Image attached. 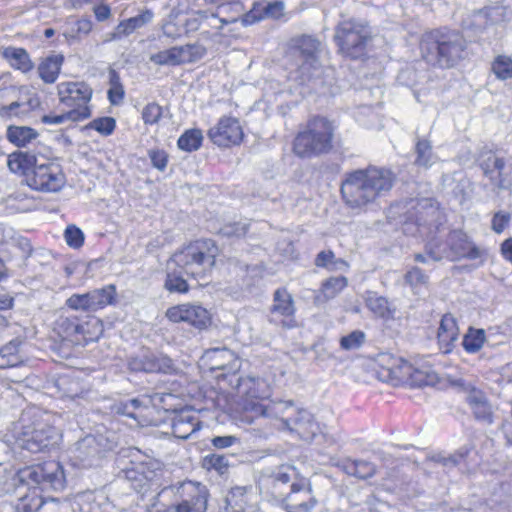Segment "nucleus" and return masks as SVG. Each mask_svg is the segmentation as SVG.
<instances>
[{
	"mask_svg": "<svg viewBox=\"0 0 512 512\" xmlns=\"http://www.w3.org/2000/svg\"><path fill=\"white\" fill-rule=\"evenodd\" d=\"M16 481L17 512H36L44 506H57L54 499L45 502L41 493L63 490L66 483L63 467L55 460L20 469Z\"/></svg>",
	"mask_w": 512,
	"mask_h": 512,
	"instance_id": "f257e3e1",
	"label": "nucleus"
},
{
	"mask_svg": "<svg viewBox=\"0 0 512 512\" xmlns=\"http://www.w3.org/2000/svg\"><path fill=\"white\" fill-rule=\"evenodd\" d=\"M394 174L387 169L369 167L347 174L341 194L351 208H362L391 190Z\"/></svg>",
	"mask_w": 512,
	"mask_h": 512,
	"instance_id": "f03ea898",
	"label": "nucleus"
},
{
	"mask_svg": "<svg viewBox=\"0 0 512 512\" xmlns=\"http://www.w3.org/2000/svg\"><path fill=\"white\" fill-rule=\"evenodd\" d=\"M55 418L52 414L36 407L22 413L16 441L18 445L33 453H38L58 444L61 434L54 427Z\"/></svg>",
	"mask_w": 512,
	"mask_h": 512,
	"instance_id": "7ed1b4c3",
	"label": "nucleus"
},
{
	"mask_svg": "<svg viewBox=\"0 0 512 512\" xmlns=\"http://www.w3.org/2000/svg\"><path fill=\"white\" fill-rule=\"evenodd\" d=\"M237 392L241 399V421L247 424L254 423L255 419L260 417L270 419L274 413H284L290 408L287 404H282L281 400L266 402L270 396V387L261 378L251 376L240 378Z\"/></svg>",
	"mask_w": 512,
	"mask_h": 512,
	"instance_id": "20e7f679",
	"label": "nucleus"
},
{
	"mask_svg": "<svg viewBox=\"0 0 512 512\" xmlns=\"http://www.w3.org/2000/svg\"><path fill=\"white\" fill-rule=\"evenodd\" d=\"M463 37L451 30H433L423 34L420 42L422 57L432 65L453 66L463 54Z\"/></svg>",
	"mask_w": 512,
	"mask_h": 512,
	"instance_id": "39448f33",
	"label": "nucleus"
},
{
	"mask_svg": "<svg viewBox=\"0 0 512 512\" xmlns=\"http://www.w3.org/2000/svg\"><path fill=\"white\" fill-rule=\"evenodd\" d=\"M217 255L218 248L213 241L197 240L174 253L168 262V268L171 269V265H174L188 276L204 279L211 273Z\"/></svg>",
	"mask_w": 512,
	"mask_h": 512,
	"instance_id": "423d86ee",
	"label": "nucleus"
},
{
	"mask_svg": "<svg viewBox=\"0 0 512 512\" xmlns=\"http://www.w3.org/2000/svg\"><path fill=\"white\" fill-rule=\"evenodd\" d=\"M290 51L297 60V67L290 73L292 79L304 84L322 75L323 67L319 59L322 44L319 40L309 35L293 38Z\"/></svg>",
	"mask_w": 512,
	"mask_h": 512,
	"instance_id": "0eeeda50",
	"label": "nucleus"
},
{
	"mask_svg": "<svg viewBox=\"0 0 512 512\" xmlns=\"http://www.w3.org/2000/svg\"><path fill=\"white\" fill-rule=\"evenodd\" d=\"M333 134L332 122L322 117L313 118L308 122L306 129L296 136L294 152L300 157H311L327 152L332 147Z\"/></svg>",
	"mask_w": 512,
	"mask_h": 512,
	"instance_id": "6e6552de",
	"label": "nucleus"
},
{
	"mask_svg": "<svg viewBox=\"0 0 512 512\" xmlns=\"http://www.w3.org/2000/svg\"><path fill=\"white\" fill-rule=\"evenodd\" d=\"M282 404L290 408L284 413H274L270 418L278 429L295 432L304 440H310L320 432L319 424L310 412L297 407L292 401H282Z\"/></svg>",
	"mask_w": 512,
	"mask_h": 512,
	"instance_id": "1a4fd4ad",
	"label": "nucleus"
},
{
	"mask_svg": "<svg viewBox=\"0 0 512 512\" xmlns=\"http://www.w3.org/2000/svg\"><path fill=\"white\" fill-rule=\"evenodd\" d=\"M370 39V29L366 25L353 20L343 21L338 26L335 34V40L341 53L353 59L365 55Z\"/></svg>",
	"mask_w": 512,
	"mask_h": 512,
	"instance_id": "9d476101",
	"label": "nucleus"
},
{
	"mask_svg": "<svg viewBox=\"0 0 512 512\" xmlns=\"http://www.w3.org/2000/svg\"><path fill=\"white\" fill-rule=\"evenodd\" d=\"M66 184L61 165L55 160L41 157L35 169L27 175V185L42 193L59 192Z\"/></svg>",
	"mask_w": 512,
	"mask_h": 512,
	"instance_id": "9b49d317",
	"label": "nucleus"
},
{
	"mask_svg": "<svg viewBox=\"0 0 512 512\" xmlns=\"http://www.w3.org/2000/svg\"><path fill=\"white\" fill-rule=\"evenodd\" d=\"M178 494L183 500L178 505L155 509L151 512H205L207 508V489L200 483L192 481L182 482Z\"/></svg>",
	"mask_w": 512,
	"mask_h": 512,
	"instance_id": "f8f14e48",
	"label": "nucleus"
},
{
	"mask_svg": "<svg viewBox=\"0 0 512 512\" xmlns=\"http://www.w3.org/2000/svg\"><path fill=\"white\" fill-rule=\"evenodd\" d=\"M60 102L71 112H81L85 110L86 114L83 120L91 116L89 102L91 101L93 90L84 82H62L57 86Z\"/></svg>",
	"mask_w": 512,
	"mask_h": 512,
	"instance_id": "ddd939ff",
	"label": "nucleus"
},
{
	"mask_svg": "<svg viewBox=\"0 0 512 512\" xmlns=\"http://www.w3.org/2000/svg\"><path fill=\"white\" fill-rule=\"evenodd\" d=\"M447 249L441 252H431L433 261H439L447 258L451 261H457L462 258L475 260L481 258L484 251L477 247L468 236L462 231H453L447 239Z\"/></svg>",
	"mask_w": 512,
	"mask_h": 512,
	"instance_id": "4468645a",
	"label": "nucleus"
},
{
	"mask_svg": "<svg viewBox=\"0 0 512 512\" xmlns=\"http://www.w3.org/2000/svg\"><path fill=\"white\" fill-rule=\"evenodd\" d=\"M206 55V48L198 43L175 46L150 55L149 59L160 66H177L193 63Z\"/></svg>",
	"mask_w": 512,
	"mask_h": 512,
	"instance_id": "2eb2a0df",
	"label": "nucleus"
},
{
	"mask_svg": "<svg viewBox=\"0 0 512 512\" xmlns=\"http://www.w3.org/2000/svg\"><path fill=\"white\" fill-rule=\"evenodd\" d=\"M165 315L173 323L185 322L198 330H204L212 323L210 311L199 303H182L172 306L167 309Z\"/></svg>",
	"mask_w": 512,
	"mask_h": 512,
	"instance_id": "dca6fc26",
	"label": "nucleus"
},
{
	"mask_svg": "<svg viewBox=\"0 0 512 512\" xmlns=\"http://www.w3.org/2000/svg\"><path fill=\"white\" fill-rule=\"evenodd\" d=\"M131 468L125 471L128 480L135 482L134 488H142L144 482L153 481L162 472V463L150 456L142 454L139 450L131 451Z\"/></svg>",
	"mask_w": 512,
	"mask_h": 512,
	"instance_id": "f3484780",
	"label": "nucleus"
},
{
	"mask_svg": "<svg viewBox=\"0 0 512 512\" xmlns=\"http://www.w3.org/2000/svg\"><path fill=\"white\" fill-rule=\"evenodd\" d=\"M116 289L113 285L95 289L85 294H73L66 304L73 310L96 311L113 303Z\"/></svg>",
	"mask_w": 512,
	"mask_h": 512,
	"instance_id": "a211bd4d",
	"label": "nucleus"
},
{
	"mask_svg": "<svg viewBox=\"0 0 512 512\" xmlns=\"http://www.w3.org/2000/svg\"><path fill=\"white\" fill-rule=\"evenodd\" d=\"M208 137L215 145L227 148L239 145L244 138V132L237 118L224 116L209 129Z\"/></svg>",
	"mask_w": 512,
	"mask_h": 512,
	"instance_id": "6ab92c4d",
	"label": "nucleus"
},
{
	"mask_svg": "<svg viewBox=\"0 0 512 512\" xmlns=\"http://www.w3.org/2000/svg\"><path fill=\"white\" fill-rule=\"evenodd\" d=\"M202 362L211 371L225 370L228 373L238 371L241 366L239 358L226 347L206 350L202 356Z\"/></svg>",
	"mask_w": 512,
	"mask_h": 512,
	"instance_id": "aec40b11",
	"label": "nucleus"
},
{
	"mask_svg": "<svg viewBox=\"0 0 512 512\" xmlns=\"http://www.w3.org/2000/svg\"><path fill=\"white\" fill-rule=\"evenodd\" d=\"M466 401L476 420L491 425L494 422L495 407L480 389L468 385L466 388Z\"/></svg>",
	"mask_w": 512,
	"mask_h": 512,
	"instance_id": "412c9836",
	"label": "nucleus"
},
{
	"mask_svg": "<svg viewBox=\"0 0 512 512\" xmlns=\"http://www.w3.org/2000/svg\"><path fill=\"white\" fill-rule=\"evenodd\" d=\"M226 512H258V495L252 487H234L226 496Z\"/></svg>",
	"mask_w": 512,
	"mask_h": 512,
	"instance_id": "4be33fe9",
	"label": "nucleus"
},
{
	"mask_svg": "<svg viewBox=\"0 0 512 512\" xmlns=\"http://www.w3.org/2000/svg\"><path fill=\"white\" fill-rule=\"evenodd\" d=\"M316 503L309 484H292L291 492L284 499L283 505L287 512H310Z\"/></svg>",
	"mask_w": 512,
	"mask_h": 512,
	"instance_id": "5701e85b",
	"label": "nucleus"
},
{
	"mask_svg": "<svg viewBox=\"0 0 512 512\" xmlns=\"http://www.w3.org/2000/svg\"><path fill=\"white\" fill-rule=\"evenodd\" d=\"M295 312L292 296L286 289H278L274 293V303L271 309V321L284 327L294 326Z\"/></svg>",
	"mask_w": 512,
	"mask_h": 512,
	"instance_id": "b1692460",
	"label": "nucleus"
},
{
	"mask_svg": "<svg viewBox=\"0 0 512 512\" xmlns=\"http://www.w3.org/2000/svg\"><path fill=\"white\" fill-rule=\"evenodd\" d=\"M391 361L385 370L387 371V378L393 385L406 384V383H422V372L415 369L409 362L402 358L389 357Z\"/></svg>",
	"mask_w": 512,
	"mask_h": 512,
	"instance_id": "393cba45",
	"label": "nucleus"
},
{
	"mask_svg": "<svg viewBox=\"0 0 512 512\" xmlns=\"http://www.w3.org/2000/svg\"><path fill=\"white\" fill-rule=\"evenodd\" d=\"M129 368L132 371L163 372L171 368V360L168 357H158L148 350H142L138 355L129 361Z\"/></svg>",
	"mask_w": 512,
	"mask_h": 512,
	"instance_id": "a878e982",
	"label": "nucleus"
},
{
	"mask_svg": "<svg viewBox=\"0 0 512 512\" xmlns=\"http://www.w3.org/2000/svg\"><path fill=\"white\" fill-rule=\"evenodd\" d=\"M42 155L34 152H14L7 156L6 164L12 173L25 176L27 182V175L35 169Z\"/></svg>",
	"mask_w": 512,
	"mask_h": 512,
	"instance_id": "bb28decb",
	"label": "nucleus"
},
{
	"mask_svg": "<svg viewBox=\"0 0 512 512\" xmlns=\"http://www.w3.org/2000/svg\"><path fill=\"white\" fill-rule=\"evenodd\" d=\"M459 336V329L455 318L446 314L442 317L437 333L439 348L443 353L452 351Z\"/></svg>",
	"mask_w": 512,
	"mask_h": 512,
	"instance_id": "cd10ccee",
	"label": "nucleus"
},
{
	"mask_svg": "<svg viewBox=\"0 0 512 512\" xmlns=\"http://www.w3.org/2000/svg\"><path fill=\"white\" fill-rule=\"evenodd\" d=\"M200 422L197 414L193 410H183L173 419V435L180 439H187L194 432L199 430Z\"/></svg>",
	"mask_w": 512,
	"mask_h": 512,
	"instance_id": "c85d7f7f",
	"label": "nucleus"
},
{
	"mask_svg": "<svg viewBox=\"0 0 512 512\" xmlns=\"http://www.w3.org/2000/svg\"><path fill=\"white\" fill-rule=\"evenodd\" d=\"M348 286V279L344 276L330 277L322 282L316 292L314 301L316 304L328 302L337 297Z\"/></svg>",
	"mask_w": 512,
	"mask_h": 512,
	"instance_id": "c756f323",
	"label": "nucleus"
},
{
	"mask_svg": "<svg viewBox=\"0 0 512 512\" xmlns=\"http://www.w3.org/2000/svg\"><path fill=\"white\" fill-rule=\"evenodd\" d=\"M482 168L484 173L500 188H508L511 185V181L505 177L504 160L497 155L489 154L483 161Z\"/></svg>",
	"mask_w": 512,
	"mask_h": 512,
	"instance_id": "7c9ffc66",
	"label": "nucleus"
},
{
	"mask_svg": "<svg viewBox=\"0 0 512 512\" xmlns=\"http://www.w3.org/2000/svg\"><path fill=\"white\" fill-rule=\"evenodd\" d=\"M2 56L13 69L19 70L24 74L29 73L34 68V63L24 48L6 47L2 52Z\"/></svg>",
	"mask_w": 512,
	"mask_h": 512,
	"instance_id": "2f4dec72",
	"label": "nucleus"
},
{
	"mask_svg": "<svg viewBox=\"0 0 512 512\" xmlns=\"http://www.w3.org/2000/svg\"><path fill=\"white\" fill-rule=\"evenodd\" d=\"M63 55L55 54L44 58L37 67L40 79L46 84H53L58 79L62 64Z\"/></svg>",
	"mask_w": 512,
	"mask_h": 512,
	"instance_id": "473e14b6",
	"label": "nucleus"
},
{
	"mask_svg": "<svg viewBox=\"0 0 512 512\" xmlns=\"http://www.w3.org/2000/svg\"><path fill=\"white\" fill-rule=\"evenodd\" d=\"M152 18L153 13L151 11H145L135 17H131L129 19L121 21L115 28V31L107 39V41L118 39L122 36H128L132 34L135 30L149 23L152 20Z\"/></svg>",
	"mask_w": 512,
	"mask_h": 512,
	"instance_id": "72a5a7b5",
	"label": "nucleus"
},
{
	"mask_svg": "<svg viewBox=\"0 0 512 512\" xmlns=\"http://www.w3.org/2000/svg\"><path fill=\"white\" fill-rule=\"evenodd\" d=\"M113 412L119 415H124L136 420L140 425H148L150 422L144 419L143 411L145 408L139 399H131L128 401H121L115 403L112 407Z\"/></svg>",
	"mask_w": 512,
	"mask_h": 512,
	"instance_id": "f704fd0d",
	"label": "nucleus"
},
{
	"mask_svg": "<svg viewBox=\"0 0 512 512\" xmlns=\"http://www.w3.org/2000/svg\"><path fill=\"white\" fill-rule=\"evenodd\" d=\"M39 136L38 132L28 126L10 125L6 131L8 141L17 147H25Z\"/></svg>",
	"mask_w": 512,
	"mask_h": 512,
	"instance_id": "c9c22d12",
	"label": "nucleus"
},
{
	"mask_svg": "<svg viewBox=\"0 0 512 512\" xmlns=\"http://www.w3.org/2000/svg\"><path fill=\"white\" fill-rule=\"evenodd\" d=\"M365 303L368 309L377 317L388 319L393 316V310L390 308L388 300L376 292H367Z\"/></svg>",
	"mask_w": 512,
	"mask_h": 512,
	"instance_id": "e433bc0d",
	"label": "nucleus"
},
{
	"mask_svg": "<svg viewBox=\"0 0 512 512\" xmlns=\"http://www.w3.org/2000/svg\"><path fill=\"white\" fill-rule=\"evenodd\" d=\"M94 500L92 492L79 493L72 500L61 503L59 510L60 512H67L69 509L73 512H92Z\"/></svg>",
	"mask_w": 512,
	"mask_h": 512,
	"instance_id": "4c0bfd02",
	"label": "nucleus"
},
{
	"mask_svg": "<svg viewBox=\"0 0 512 512\" xmlns=\"http://www.w3.org/2000/svg\"><path fill=\"white\" fill-rule=\"evenodd\" d=\"M20 341L12 340L0 349V369L15 367L22 363L19 356Z\"/></svg>",
	"mask_w": 512,
	"mask_h": 512,
	"instance_id": "58836bf2",
	"label": "nucleus"
},
{
	"mask_svg": "<svg viewBox=\"0 0 512 512\" xmlns=\"http://www.w3.org/2000/svg\"><path fill=\"white\" fill-rule=\"evenodd\" d=\"M485 342L484 329L469 328L463 337L462 346L467 353L474 354L480 351Z\"/></svg>",
	"mask_w": 512,
	"mask_h": 512,
	"instance_id": "ea45409f",
	"label": "nucleus"
},
{
	"mask_svg": "<svg viewBox=\"0 0 512 512\" xmlns=\"http://www.w3.org/2000/svg\"><path fill=\"white\" fill-rule=\"evenodd\" d=\"M202 141L203 134L201 130L189 129L179 137L177 144L181 150L192 152L200 148Z\"/></svg>",
	"mask_w": 512,
	"mask_h": 512,
	"instance_id": "a19ab883",
	"label": "nucleus"
},
{
	"mask_svg": "<svg viewBox=\"0 0 512 512\" xmlns=\"http://www.w3.org/2000/svg\"><path fill=\"white\" fill-rule=\"evenodd\" d=\"M344 469L347 474L361 479L373 476L376 471L375 466L372 463L363 460L347 461L344 464Z\"/></svg>",
	"mask_w": 512,
	"mask_h": 512,
	"instance_id": "79ce46f5",
	"label": "nucleus"
},
{
	"mask_svg": "<svg viewBox=\"0 0 512 512\" xmlns=\"http://www.w3.org/2000/svg\"><path fill=\"white\" fill-rule=\"evenodd\" d=\"M175 268L174 265H171V269L168 268L169 271L164 286L171 293H186L189 290V286L181 275L183 272L181 270L176 272Z\"/></svg>",
	"mask_w": 512,
	"mask_h": 512,
	"instance_id": "37998d69",
	"label": "nucleus"
},
{
	"mask_svg": "<svg viewBox=\"0 0 512 512\" xmlns=\"http://www.w3.org/2000/svg\"><path fill=\"white\" fill-rule=\"evenodd\" d=\"M108 99L112 105H119L124 99V88L118 73L114 70L109 72Z\"/></svg>",
	"mask_w": 512,
	"mask_h": 512,
	"instance_id": "c03bdc74",
	"label": "nucleus"
},
{
	"mask_svg": "<svg viewBox=\"0 0 512 512\" xmlns=\"http://www.w3.org/2000/svg\"><path fill=\"white\" fill-rule=\"evenodd\" d=\"M416 164L423 167H430L433 165L437 158L432 152L431 144L426 140L418 141L416 145Z\"/></svg>",
	"mask_w": 512,
	"mask_h": 512,
	"instance_id": "a18cd8bd",
	"label": "nucleus"
},
{
	"mask_svg": "<svg viewBox=\"0 0 512 512\" xmlns=\"http://www.w3.org/2000/svg\"><path fill=\"white\" fill-rule=\"evenodd\" d=\"M87 115L85 110H81V112H71L70 110L66 111L65 113L59 114V115H45L42 118L43 123L49 124V125H59L63 124L65 122L71 121V122H79L83 121V116Z\"/></svg>",
	"mask_w": 512,
	"mask_h": 512,
	"instance_id": "49530a36",
	"label": "nucleus"
},
{
	"mask_svg": "<svg viewBox=\"0 0 512 512\" xmlns=\"http://www.w3.org/2000/svg\"><path fill=\"white\" fill-rule=\"evenodd\" d=\"M93 29V23L88 18H81L69 23L68 30L65 31V36L72 39L80 38L82 35H88Z\"/></svg>",
	"mask_w": 512,
	"mask_h": 512,
	"instance_id": "de8ad7c7",
	"label": "nucleus"
},
{
	"mask_svg": "<svg viewBox=\"0 0 512 512\" xmlns=\"http://www.w3.org/2000/svg\"><path fill=\"white\" fill-rule=\"evenodd\" d=\"M492 70L498 79L512 78V59L508 56H498L492 64Z\"/></svg>",
	"mask_w": 512,
	"mask_h": 512,
	"instance_id": "09e8293b",
	"label": "nucleus"
},
{
	"mask_svg": "<svg viewBox=\"0 0 512 512\" xmlns=\"http://www.w3.org/2000/svg\"><path fill=\"white\" fill-rule=\"evenodd\" d=\"M64 239L71 248L78 249L84 244V233L76 225H68L64 231Z\"/></svg>",
	"mask_w": 512,
	"mask_h": 512,
	"instance_id": "8fccbe9b",
	"label": "nucleus"
},
{
	"mask_svg": "<svg viewBox=\"0 0 512 512\" xmlns=\"http://www.w3.org/2000/svg\"><path fill=\"white\" fill-rule=\"evenodd\" d=\"M263 19H266L265 3L256 2L253 7L243 15L241 22L243 25L247 26Z\"/></svg>",
	"mask_w": 512,
	"mask_h": 512,
	"instance_id": "3c124183",
	"label": "nucleus"
},
{
	"mask_svg": "<svg viewBox=\"0 0 512 512\" xmlns=\"http://www.w3.org/2000/svg\"><path fill=\"white\" fill-rule=\"evenodd\" d=\"M162 116V107L157 103L147 104L142 111V119L145 124H156Z\"/></svg>",
	"mask_w": 512,
	"mask_h": 512,
	"instance_id": "603ef678",
	"label": "nucleus"
},
{
	"mask_svg": "<svg viewBox=\"0 0 512 512\" xmlns=\"http://www.w3.org/2000/svg\"><path fill=\"white\" fill-rule=\"evenodd\" d=\"M90 126L103 135H110L115 129L116 122L112 117H102L94 119Z\"/></svg>",
	"mask_w": 512,
	"mask_h": 512,
	"instance_id": "864d4df0",
	"label": "nucleus"
},
{
	"mask_svg": "<svg viewBox=\"0 0 512 512\" xmlns=\"http://www.w3.org/2000/svg\"><path fill=\"white\" fill-rule=\"evenodd\" d=\"M364 333L360 331H354L351 334L342 337L340 343L341 347L346 350L358 348L364 341Z\"/></svg>",
	"mask_w": 512,
	"mask_h": 512,
	"instance_id": "5fc2aeb1",
	"label": "nucleus"
},
{
	"mask_svg": "<svg viewBox=\"0 0 512 512\" xmlns=\"http://www.w3.org/2000/svg\"><path fill=\"white\" fill-rule=\"evenodd\" d=\"M89 326H91V327L94 329V331H95V336L84 337V340H85L86 342H87V341H93V340H96V339L99 337V335L102 333V330H103V329H102V323H101V321H100V320H98V319H95V320H93V321H90V322L86 323V325H85V326H84V325H81V326H80V325L74 324V325H73V331H74L75 333H82V334H84V333H85V329H86V327H89Z\"/></svg>",
	"mask_w": 512,
	"mask_h": 512,
	"instance_id": "6e6d98bb",
	"label": "nucleus"
},
{
	"mask_svg": "<svg viewBox=\"0 0 512 512\" xmlns=\"http://www.w3.org/2000/svg\"><path fill=\"white\" fill-rule=\"evenodd\" d=\"M11 246L20 252V256L24 260H27L32 255V245L27 238H16L13 240Z\"/></svg>",
	"mask_w": 512,
	"mask_h": 512,
	"instance_id": "4d7b16f0",
	"label": "nucleus"
},
{
	"mask_svg": "<svg viewBox=\"0 0 512 512\" xmlns=\"http://www.w3.org/2000/svg\"><path fill=\"white\" fill-rule=\"evenodd\" d=\"M148 154L153 167L164 171L168 162L167 154L163 150H150Z\"/></svg>",
	"mask_w": 512,
	"mask_h": 512,
	"instance_id": "13d9d810",
	"label": "nucleus"
},
{
	"mask_svg": "<svg viewBox=\"0 0 512 512\" xmlns=\"http://www.w3.org/2000/svg\"><path fill=\"white\" fill-rule=\"evenodd\" d=\"M204 463L208 468H214L219 472H223L227 467V459L224 456L217 454L206 456Z\"/></svg>",
	"mask_w": 512,
	"mask_h": 512,
	"instance_id": "bf43d9fd",
	"label": "nucleus"
},
{
	"mask_svg": "<svg viewBox=\"0 0 512 512\" xmlns=\"http://www.w3.org/2000/svg\"><path fill=\"white\" fill-rule=\"evenodd\" d=\"M284 2L282 1H274L270 3H265V12L266 18L278 19L284 13Z\"/></svg>",
	"mask_w": 512,
	"mask_h": 512,
	"instance_id": "052dcab7",
	"label": "nucleus"
},
{
	"mask_svg": "<svg viewBox=\"0 0 512 512\" xmlns=\"http://www.w3.org/2000/svg\"><path fill=\"white\" fill-rule=\"evenodd\" d=\"M405 279L411 286H417L425 284L427 276L419 268L414 267L406 273Z\"/></svg>",
	"mask_w": 512,
	"mask_h": 512,
	"instance_id": "680f3d73",
	"label": "nucleus"
},
{
	"mask_svg": "<svg viewBox=\"0 0 512 512\" xmlns=\"http://www.w3.org/2000/svg\"><path fill=\"white\" fill-rule=\"evenodd\" d=\"M246 232H247V225L245 223L229 224V225H225L221 229V233L228 237H231V236L240 237V236L245 235Z\"/></svg>",
	"mask_w": 512,
	"mask_h": 512,
	"instance_id": "e2e57ef3",
	"label": "nucleus"
},
{
	"mask_svg": "<svg viewBox=\"0 0 512 512\" xmlns=\"http://www.w3.org/2000/svg\"><path fill=\"white\" fill-rule=\"evenodd\" d=\"M510 221V215L504 212H498L494 215L492 220V229L496 233H501L504 231L506 226Z\"/></svg>",
	"mask_w": 512,
	"mask_h": 512,
	"instance_id": "0e129e2a",
	"label": "nucleus"
},
{
	"mask_svg": "<svg viewBox=\"0 0 512 512\" xmlns=\"http://www.w3.org/2000/svg\"><path fill=\"white\" fill-rule=\"evenodd\" d=\"M86 449H90L89 456L95 457L98 455L99 450L96 447V441L94 437H85L81 442L78 443V451L83 454Z\"/></svg>",
	"mask_w": 512,
	"mask_h": 512,
	"instance_id": "69168bd1",
	"label": "nucleus"
},
{
	"mask_svg": "<svg viewBox=\"0 0 512 512\" xmlns=\"http://www.w3.org/2000/svg\"><path fill=\"white\" fill-rule=\"evenodd\" d=\"M237 438L235 436L227 435V436H216L211 440L212 445L217 449H224L231 447Z\"/></svg>",
	"mask_w": 512,
	"mask_h": 512,
	"instance_id": "338daca9",
	"label": "nucleus"
},
{
	"mask_svg": "<svg viewBox=\"0 0 512 512\" xmlns=\"http://www.w3.org/2000/svg\"><path fill=\"white\" fill-rule=\"evenodd\" d=\"M96 19L100 22L105 21L111 16V9L106 4H100L93 9Z\"/></svg>",
	"mask_w": 512,
	"mask_h": 512,
	"instance_id": "774afa93",
	"label": "nucleus"
}]
</instances>
